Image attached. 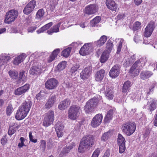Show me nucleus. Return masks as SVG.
Returning a JSON list of instances; mask_svg holds the SVG:
<instances>
[{
    "mask_svg": "<svg viewBox=\"0 0 157 157\" xmlns=\"http://www.w3.org/2000/svg\"><path fill=\"white\" fill-rule=\"evenodd\" d=\"M12 107L11 105H9L6 108V113L8 115H10L12 111Z\"/></svg>",
    "mask_w": 157,
    "mask_h": 157,
    "instance_id": "nucleus-53",
    "label": "nucleus"
},
{
    "mask_svg": "<svg viewBox=\"0 0 157 157\" xmlns=\"http://www.w3.org/2000/svg\"><path fill=\"white\" fill-rule=\"evenodd\" d=\"M63 125L60 122H58L55 125L56 131L57 130H63Z\"/></svg>",
    "mask_w": 157,
    "mask_h": 157,
    "instance_id": "nucleus-49",
    "label": "nucleus"
},
{
    "mask_svg": "<svg viewBox=\"0 0 157 157\" xmlns=\"http://www.w3.org/2000/svg\"><path fill=\"white\" fill-rule=\"evenodd\" d=\"M19 126L17 124H14L13 126L9 127L8 131V134L9 135H12L16 131V130L18 128Z\"/></svg>",
    "mask_w": 157,
    "mask_h": 157,
    "instance_id": "nucleus-31",
    "label": "nucleus"
},
{
    "mask_svg": "<svg viewBox=\"0 0 157 157\" xmlns=\"http://www.w3.org/2000/svg\"><path fill=\"white\" fill-rule=\"evenodd\" d=\"M66 85L67 88H71V89H72V88H74L73 85L71 83L68 82L66 83Z\"/></svg>",
    "mask_w": 157,
    "mask_h": 157,
    "instance_id": "nucleus-63",
    "label": "nucleus"
},
{
    "mask_svg": "<svg viewBox=\"0 0 157 157\" xmlns=\"http://www.w3.org/2000/svg\"><path fill=\"white\" fill-rule=\"evenodd\" d=\"M113 114V110L110 109L108 111L107 114L104 118V121L105 122L108 123L112 119Z\"/></svg>",
    "mask_w": 157,
    "mask_h": 157,
    "instance_id": "nucleus-34",
    "label": "nucleus"
},
{
    "mask_svg": "<svg viewBox=\"0 0 157 157\" xmlns=\"http://www.w3.org/2000/svg\"><path fill=\"white\" fill-rule=\"evenodd\" d=\"M56 98L55 94L51 95L47 101L44 105V107L47 109H49L56 102Z\"/></svg>",
    "mask_w": 157,
    "mask_h": 157,
    "instance_id": "nucleus-15",
    "label": "nucleus"
},
{
    "mask_svg": "<svg viewBox=\"0 0 157 157\" xmlns=\"http://www.w3.org/2000/svg\"><path fill=\"white\" fill-rule=\"evenodd\" d=\"M8 73L10 76L12 78L16 79L18 77V74L16 71L10 70Z\"/></svg>",
    "mask_w": 157,
    "mask_h": 157,
    "instance_id": "nucleus-39",
    "label": "nucleus"
},
{
    "mask_svg": "<svg viewBox=\"0 0 157 157\" xmlns=\"http://www.w3.org/2000/svg\"><path fill=\"white\" fill-rule=\"evenodd\" d=\"M44 12L43 10L41 9L38 10L36 14V18L38 19H41L43 18L44 15Z\"/></svg>",
    "mask_w": 157,
    "mask_h": 157,
    "instance_id": "nucleus-43",
    "label": "nucleus"
},
{
    "mask_svg": "<svg viewBox=\"0 0 157 157\" xmlns=\"http://www.w3.org/2000/svg\"><path fill=\"white\" fill-rule=\"evenodd\" d=\"M119 151L120 153H123L125 150V144H119Z\"/></svg>",
    "mask_w": 157,
    "mask_h": 157,
    "instance_id": "nucleus-51",
    "label": "nucleus"
},
{
    "mask_svg": "<svg viewBox=\"0 0 157 157\" xmlns=\"http://www.w3.org/2000/svg\"><path fill=\"white\" fill-rule=\"evenodd\" d=\"M107 37L105 35H103L101 36L99 39L95 42V44L98 46L100 47L105 43L107 40Z\"/></svg>",
    "mask_w": 157,
    "mask_h": 157,
    "instance_id": "nucleus-26",
    "label": "nucleus"
},
{
    "mask_svg": "<svg viewBox=\"0 0 157 157\" xmlns=\"http://www.w3.org/2000/svg\"><path fill=\"white\" fill-rule=\"evenodd\" d=\"M75 145V143H71L70 145L68 147H64L62 149L61 152L59 154L60 156H62L69 153L70 150Z\"/></svg>",
    "mask_w": 157,
    "mask_h": 157,
    "instance_id": "nucleus-19",
    "label": "nucleus"
},
{
    "mask_svg": "<svg viewBox=\"0 0 157 157\" xmlns=\"http://www.w3.org/2000/svg\"><path fill=\"white\" fill-rule=\"evenodd\" d=\"M94 143V138L92 135H87L83 137L81 139L78 147V151L83 152L85 150L89 149Z\"/></svg>",
    "mask_w": 157,
    "mask_h": 157,
    "instance_id": "nucleus-1",
    "label": "nucleus"
},
{
    "mask_svg": "<svg viewBox=\"0 0 157 157\" xmlns=\"http://www.w3.org/2000/svg\"><path fill=\"white\" fill-rule=\"evenodd\" d=\"M25 71H22L19 74V80H22L23 81H25L27 80V75H24Z\"/></svg>",
    "mask_w": 157,
    "mask_h": 157,
    "instance_id": "nucleus-46",
    "label": "nucleus"
},
{
    "mask_svg": "<svg viewBox=\"0 0 157 157\" xmlns=\"http://www.w3.org/2000/svg\"><path fill=\"white\" fill-rule=\"evenodd\" d=\"M18 15L17 11L11 10L7 12L5 16L4 22L5 23L9 24L13 22Z\"/></svg>",
    "mask_w": 157,
    "mask_h": 157,
    "instance_id": "nucleus-5",
    "label": "nucleus"
},
{
    "mask_svg": "<svg viewBox=\"0 0 157 157\" xmlns=\"http://www.w3.org/2000/svg\"><path fill=\"white\" fill-rule=\"evenodd\" d=\"M19 107V109L17 110L15 115V118L18 120H21L24 119L28 114Z\"/></svg>",
    "mask_w": 157,
    "mask_h": 157,
    "instance_id": "nucleus-17",
    "label": "nucleus"
},
{
    "mask_svg": "<svg viewBox=\"0 0 157 157\" xmlns=\"http://www.w3.org/2000/svg\"><path fill=\"white\" fill-rule=\"evenodd\" d=\"M6 135L4 136L1 140V144L2 145H4L7 143V140L6 138Z\"/></svg>",
    "mask_w": 157,
    "mask_h": 157,
    "instance_id": "nucleus-59",
    "label": "nucleus"
},
{
    "mask_svg": "<svg viewBox=\"0 0 157 157\" xmlns=\"http://www.w3.org/2000/svg\"><path fill=\"white\" fill-rule=\"evenodd\" d=\"M124 40L122 39H120L119 43L117 45V53L119 54L120 52L122 46V43L124 42Z\"/></svg>",
    "mask_w": 157,
    "mask_h": 157,
    "instance_id": "nucleus-48",
    "label": "nucleus"
},
{
    "mask_svg": "<svg viewBox=\"0 0 157 157\" xmlns=\"http://www.w3.org/2000/svg\"><path fill=\"white\" fill-rule=\"evenodd\" d=\"M106 96L109 99H112L113 97V91L111 89L106 90L105 91Z\"/></svg>",
    "mask_w": 157,
    "mask_h": 157,
    "instance_id": "nucleus-37",
    "label": "nucleus"
},
{
    "mask_svg": "<svg viewBox=\"0 0 157 157\" xmlns=\"http://www.w3.org/2000/svg\"><path fill=\"white\" fill-rule=\"evenodd\" d=\"M53 25L52 22H50L37 30L36 32L38 34H39L43 32L44 31L48 29Z\"/></svg>",
    "mask_w": 157,
    "mask_h": 157,
    "instance_id": "nucleus-28",
    "label": "nucleus"
},
{
    "mask_svg": "<svg viewBox=\"0 0 157 157\" xmlns=\"http://www.w3.org/2000/svg\"><path fill=\"white\" fill-rule=\"evenodd\" d=\"M140 62L141 63V66L143 65H144L145 63L147 62L146 58H141L140 59L137 60V62Z\"/></svg>",
    "mask_w": 157,
    "mask_h": 157,
    "instance_id": "nucleus-56",
    "label": "nucleus"
},
{
    "mask_svg": "<svg viewBox=\"0 0 157 157\" xmlns=\"http://www.w3.org/2000/svg\"><path fill=\"white\" fill-rule=\"evenodd\" d=\"M25 54L22 53L17 57L15 58L13 61V63L15 65H18L19 63L22 62L25 58Z\"/></svg>",
    "mask_w": 157,
    "mask_h": 157,
    "instance_id": "nucleus-27",
    "label": "nucleus"
},
{
    "mask_svg": "<svg viewBox=\"0 0 157 157\" xmlns=\"http://www.w3.org/2000/svg\"><path fill=\"white\" fill-rule=\"evenodd\" d=\"M105 3L109 9L113 11H116L117 5L113 0H106Z\"/></svg>",
    "mask_w": 157,
    "mask_h": 157,
    "instance_id": "nucleus-18",
    "label": "nucleus"
},
{
    "mask_svg": "<svg viewBox=\"0 0 157 157\" xmlns=\"http://www.w3.org/2000/svg\"><path fill=\"white\" fill-rule=\"evenodd\" d=\"M105 71L101 69L97 72L95 75V79L97 81H101L104 77L105 75Z\"/></svg>",
    "mask_w": 157,
    "mask_h": 157,
    "instance_id": "nucleus-21",
    "label": "nucleus"
},
{
    "mask_svg": "<svg viewBox=\"0 0 157 157\" xmlns=\"http://www.w3.org/2000/svg\"><path fill=\"white\" fill-rule=\"evenodd\" d=\"M42 71V70L37 66H33L29 70V72L30 74L32 75H40Z\"/></svg>",
    "mask_w": 157,
    "mask_h": 157,
    "instance_id": "nucleus-24",
    "label": "nucleus"
},
{
    "mask_svg": "<svg viewBox=\"0 0 157 157\" xmlns=\"http://www.w3.org/2000/svg\"><path fill=\"white\" fill-rule=\"evenodd\" d=\"M155 28V24L153 22H151L147 26L144 33V36L148 37L151 36Z\"/></svg>",
    "mask_w": 157,
    "mask_h": 157,
    "instance_id": "nucleus-10",
    "label": "nucleus"
},
{
    "mask_svg": "<svg viewBox=\"0 0 157 157\" xmlns=\"http://www.w3.org/2000/svg\"><path fill=\"white\" fill-rule=\"evenodd\" d=\"M136 127V124L134 122H128L123 124L122 129L124 133L127 136H130L135 132Z\"/></svg>",
    "mask_w": 157,
    "mask_h": 157,
    "instance_id": "nucleus-3",
    "label": "nucleus"
},
{
    "mask_svg": "<svg viewBox=\"0 0 157 157\" xmlns=\"http://www.w3.org/2000/svg\"><path fill=\"white\" fill-rule=\"evenodd\" d=\"M29 136L30 141L34 143H36L37 142V140L36 139L34 140L33 139V137L32 135V133L31 132H30L29 133Z\"/></svg>",
    "mask_w": 157,
    "mask_h": 157,
    "instance_id": "nucleus-60",
    "label": "nucleus"
},
{
    "mask_svg": "<svg viewBox=\"0 0 157 157\" xmlns=\"http://www.w3.org/2000/svg\"><path fill=\"white\" fill-rule=\"evenodd\" d=\"M32 105V102L31 101L27 100L25 101L21 105L19 108L28 113L29 112Z\"/></svg>",
    "mask_w": 157,
    "mask_h": 157,
    "instance_id": "nucleus-16",
    "label": "nucleus"
},
{
    "mask_svg": "<svg viewBox=\"0 0 157 157\" xmlns=\"http://www.w3.org/2000/svg\"><path fill=\"white\" fill-rule=\"evenodd\" d=\"M152 75V73L151 71H141L140 76L142 79L144 80L150 78Z\"/></svg>",
    "mask_w": 157,
    "mask_h": 157,
    "instance_id": "nucleus-23",
    "label": "nucleus"
},
{
    "mask_svg": "<svg viewBox=\"0 0 157 157\" xmlns=\"http://www.w3.org/2000/svg\"><path fill=\"white\" fill-rule=\"evenodd\" d=\"M54 112L53 111L50 110L46 114L44 117L43 121V125L45 126L50 125L53 122L54 120Z\"/></svg>",
    "mask_w": 157,
    "mask_h": 157,
    "instance_id": "nucleus-6",
    "label": "nucleus"
},
{
    "mask_svg": "<svg viewBox=\"0 0 157 157\" xmlns=\"http://www.w3.org/2000/svg\"><path fill=\"white\" fill-rule=\"evenodd\" d=\"M27 4L29 5L30 7L34 10L36 5V2L35 0L30 1Z\"/></svg>",
    "mask_w": 157,
    "mask_h": 157,
    "instance_id": "nucleus-54",
    "label": "nucleus"
},
{
    "mask_svg": "<svg viewBox=\"0 0 157 157\" xmlns=\"http://www.w3.org/2000/svg\"><path fill=\"white\" fill-rule=\"evenodd\" d=\"M46 142L44 140H42L41 141L40 147L43 151H44L46 148Z\"/></svg>",
    "mask_w": 157,
    "mask_h": 157,
    "instance_id": "nucleus-55",
    "label": "nucleus"
},
{
    "mask_svg": "<svg viewBox=\"0 0 157 157\" xmlns=\"http://www.w3.org/2000/svg\"><path fill=\"white\" fill-rule=\"evenodd\" d=\"M137 67L136 65L134 63L131 67L129 71L131 73L133 74L135 76H137L139 74V71L138 68H136Z\"/></svg>",
    "mask_w": 157,
    "mask_h": 157,
    "instance_id": "nucleus-33",
    "label": "nucleus"
},
{
    "mask_svg": "<svg viewBox=\"0 0 157 157\" xmlns=\"http://www.w3.org/2000/svg\"><path fill=\"white\" fill-rule=\"evenodd\" d=\"M33 10L32 7H30L29 5L27 4L24 8L23 12L24 14L28 15L30 14Z\"/></svg>",
    "mask_w": 157,
    "mask_h": 157,
    "instance_id": "nucleus-42",
    "label": "nucleus"
},
{
    "mask_svg": "<svg viewBox=\"0 0 157 157\" xmlns=\"http://www.w3.org/2000/svg\"><path fill=\"white\" fill-rule=\"evenodd\" d=\"M66 62L65 61H62L59 63L57 67L56 71L60 72L65 69L66 66Z\"/></svg>",
    "mask_w": 157,
    "mask_h": 157,
    "instance_id": "nucleus-36",
    "label": "nucleus"
},
{
    "mask_svg": "<svg viewBox=\"0 0 157 157\" xmlns=\"http://www.w3.org/2000/svg\"><path fill=\"white\" fill-rule=\"evenodd\" d=\"M109 52L104 51L102 53L101 57V63H105L106 61L109 57Z\"/></svg>",
    "mask_w": 157,
    "mask_h": 157,
    "instance_id": "nucleus-32",
    "label": "nucleus"
},
{
    "mask_svg": "<svg viewBox=\"0 0 157 157\" xmlns=\"http://www.w3.org/2000/svg\"><path fill=\"white\" fill-rule=\"evenodd\" d=\"M10 59V57L8 56L0 57V67L2 65L6 64Z\"/></svg>",
    "mask_w": 157,
    "mask_h": 157,
    "instance_id": "nucleus-35",
    "label": "nucleus"
},
{
    "mask_svg": "<svg viewBox=\"0 0 157 157\" xmlns=\"http://www.w3.org/2000/svg\"><path fill=\"white\" fill-rule=\"evenodd\" d=\"M99 99L94 97L89 100L84 107V110L86 113H91L94 109L97 107L100 102Z\"/></svg>",
    "mask_w": 157,
    "mask_h": 157,
    "instance_id": "nucleus-2",
    "label": "nucleus"
},
{
    "mask_svg": "<svg viewBox=\"0 0 157 157\" xmlns=\"http://www.w3.org/2000/svg\"><path fill=\"white\" fill-rule=\"evenodd\" d=\"M71 47H68L64 49L62 52V55L64 57H68L69 56L71 52Z\"/></svg>",
    "mask_w": 157,
    "mask_h": 157,
    "instance_id": "nucleus-40",
    "label": "nucleus"
},
{
    "mask_svg": "<svg viewBox=\"0 0 157 157\" xmlns=\"http://www.w3.org/2000/svg\"><path fill=\"white\" fill-rule=\"evenodd\" d=\"M111 135V131H109L106 132L102 136L101 140L103 141H105L109 138V137Z\"/></svg>",
    "mask_w": 157,
    "mask_h": 157,
    "instance_id": "nucleus-44",
    "label": "nucleus"
},
{
    "mask_svg": "<svg viewBox=\"0 0 157 157\" xmlns=\"http://www.w3.org/2000/svg\"><path fill=\"white\" fill-rule=\"evenodd\" d=\"M70 103L71 101L69 99H65L60 103L58 108L61 110H64L70 105Z\"/></svg>",
    "mask_w": 157,
    "mask_h": 157,
    "instance_id": "nucleus-20",
    "label": "nucleus"
},
{
    "mask_svg": "<svg viewBox=\"0 0 157 157\" xmlns=\"http://www.w3.org/2000/svg\"><path fill=\"white\" fill-rule=\"evenodd\" d=\"M92 70V67L91 66L86 67L80 73V78L83 80L87 79L91 75Z\"/></svg>",
    "mask_w": 157,
    "mask_h": 157,
    "instance_id": "nucleus-7",
    "label": "nucleus"
},
{
    "mask_svg": "<svg viewBox=\"0 0 157 157\" xmlns=\"http://www.w3.org/2000/svg\"><path fill=\"white\" fill-rule=\"evenodd\" d=\"M101 20L100 16H97L90 21L91 25L92 26H94L97 24Z\"/></svg>",
    "mask_w": 157,
    "mask_h": 157,
    "instance_id": "nucleus-38",
    "label": "nucleus"
},
{
    "mask_svg": "<svg viewBox=\"0 0 157 157\" xmlns=\"http://www.w3.org/2000/svg\"><path fill=\"white\" fill-rule=\"evenodd\" d=\"M58 81L55 78L48 79L45 83V88L48 90H53L56 88L58 84Z\"/></svg>",
    "mask_w": 157,
    "mask_h": 157,
    "instance_id": "nucleus-8",
    "label": "nucleus"
},
{
    "mask_svg": "<svg viewBox=\"0 0 157 157\" xmlns=\"http://www.w3.org/2000/svg\"><path fill=\"white\" fill-rule=\"evenodd\" d=\"M81 110V107L78 105H73L68 110V116L71 120H74L78 117Z\"/></svg>",
    "mask_w": 157,
    "mask_h": 157,
    "instance_id": "nucleus-4",
    "label": "nucleus"
},
{
    "mask_svg": "<svg viewBox=\"0 0 157 157\" xmlns=\"http://www.w3.org/2000/svg\"><path fill=\"white\" fill-rule=\"evenodd\" d=\"M58 137H62L63 135V130H57L56 131Z\"/></svg>",
    "mask_w": 157,
    "mask_h": 157,
    "instance_id": "nucleus-61",
    "label": "nucleus"
},
{
    "mask_svg": "<svg viewBox=\"0 0 157 157\" xmlns=\"http://www.w3.org/2000/svg\"><path fill=\"white\" fill-rule=\"evenodd\" d=\"M103 116L101 114L96 115L92 120L91 124L93 127L95 128L99 125L101 122Z\"/></svg>",
    "mask_w": 157,
    "mask_h": 157,
    "instance_id": "nucleus-9",
    "label": "nucleus"
},
{
    "mask_svg": "<svg viewBox=\"0 0 157 157\" xmlns=\"http://www.w3.org/2000/svg\"><path fill=\"white\" fill-rule=\"evenodd\" d=\"M60 24L61 23H59L57 25L53 26L49 30L47 31V33L49 35H52L54 33L59 32Z\"/></svg>",
    "mask_w": 157,
    "mask_h": 157,
    "instance_id": "nucleus-25",
    "label": "nucleus"
},
{
    "mask_svg": "<svg viewBox=\"0 0 157 157\" xmlns=\"http://www.w3.org/2000/svg\"><path fill=\"white\" fill-rule=\"evenodd\" d=\"M29 84H26L24 86L16 89L14 91V94L17 96L23 95L29 90Z\"/></svg>",
    "mask_w": 157,
    "mask_h": 157,
    "instance_id": "nucleus-12",
    "label": "nucleus"
},
{
    "mask_svg": "<svg viewBox=\"0 0 157 157\" xmlns=\"http://www.w3.org/2000/svg\"><path fill=\"white\" fill-rule=\"evenodd\" d=\"M156 108V106L155 102H153L150 104L149 106V109L150 110V112L151 113L152 111L155 110Z\"/></svg>",
    "mask_w": 157,
    "mask_h": 157,
    "instance_id": "nucleus-52",
    "label": "nucleus"
},
{
    "mask_svg": "<svg viewBox=\"0 0 157 157\" xmlns=\"http://www.w3.org/2000/svg\"><path fill=\"white\" fill-rule=\"evenodd\" d=\"M120 70V66L118 65H114L112 67L109 72V75L110 77L115 78L117 77L119 75Z\"/></svg>",
    "mask_w": 157,
    "mask_h": 157,
    "instance_id": "nucleus-14",
    "label": "nucleus"
},
{
    "mask_svg": "<svg viewBox=\"0 0 157 157\" xmlns=\"http://www.w3.org/2000/svg\"><path fill=\"white\" fill-rule=\"evenodd\" d=\"M48 146L51 148L54 145V141L52 140V139H49L48 140V142L47 143Z\"/></svg>",
    "mask_w": 157,
    "mask_h": 157,
    "instance_id": "nucleus-58",
    "label": "nucleus"
},
{
    "mask_svg": "<svg viewBox=\"0 0 157 157\" xmlns=\"http://www.w3.org/2000/svg\"><path fill=\"white\" fill-rule=\"evenodd\" d=\"M141 27V23L139 21L136 22L133 25L132 30L135 31L140 29Z\"/></svg>",
    "mask_w": 157,
    "mask_h": 157,
    "instance_id": "nucleus-47",
    "label": "nucleus"
},
{
    "mask_svg": "<svg viewBox=\"0 0 157 157\" xmlns=\"http://www.w3.org/2000/svg\"><path fill=\"white\" fill-rule=\"evenodd\" d=\"M106 45L105 51L110 52L112 50L113 46V42L110 39H109L107 41Z\"/></svg>",
    "mask_w": 157,
    "mask_h": 157,
    "instance_id": "nucleus-30",
    "label": "nucleus"
},
{
    "mask_svg": "<svg viewBox=\"0 0 157 157\" xmlns=\"http://www.w3.org/2000/svg\"><path fill=\"white\" fill-rule=\"evenodd\" d=\"M98 6L95 4H90L87 6L85 8L84 12L87 14H93L98 10Z\"/></svg>",
    "mask_w": 157,
    "mask_h": 157,
    "instance_id": "nucleus-11",
    "label": "nucleus"
},
{
    "mask_svg": "<svg viewBox=\"0 0 157 157\" xmlns=\"http://www.w3.org/2000/svg\"><path fill=\"white\" fill-rule=\"evenodd\" d=\"M131 82L129 81H127L124 82L122 88L123 93H126L129 91L131 86Z\"/></svg>",
    "mask_w": 157,
    "mask_h": 157,
    "instance_id": "nucleus-29",
    "label": "nucleus"
},
{
    "mask_svg": "<svg viewBox=\"0 0 157 157\" xmlns=\"http://www.w3.org/2000/svg\"><path fill=\"white\" fill-rule=\"evenodd\" d=\"M117 140L118 145L125 144V141L124 138L120 134L118 135Z\"/></svg>",
    "mask_w": 157,
    "mask_h": 157,
    "instance_id": "nucleus-41",
    "label": "nucleus"
},
{
    "mask_svg": "<svg viewBox=\"0 0 157 157\" xmlns=\"http://www.w3.org/2000/svg\"><path fill=\"white\" fill-rule=\"evenodd\" d=\"M36 28L37 27L36 26H32L28 29V32L32 33L36 30Z\"/></svg>",
    "mask_w": 157,
    "mask_h": 157,
    "instance_id": "nucleus-62",
    "label": "nucleus"
},
{
    "mask_svg": "<svg viewBox=\"0 0 157 157\" xmlns=\"http://www.w3.org/2000/svg\"><path fill=\"white\" fill-rule=\"evenodd\" d=\"M80 65L78 63H76L73 66L71 69V72L73 73L76 71L78 70H79L80 67Z\"/></svg>",
    "mask_w": 157,
    "mask_h": 157,
    "instance_id": "nucleus-45",
    "label": "nucleus"
},
{
    "mask_svg": "<svg viewBox=\"0 0 157 157\" xmlns=\"http://www.w3.org/2000/svg\"><path fill=\"white\" fill-rule=\"evenodd\" d=\"M92 44L87 43L85 44L81 48L79 51V53L82 56H85L89 54L90 52L91 49L92 48Z\"/></svg>",
    "mask_w": 157,
    "mask_h": 157,
    "instance_id": "nucleus-13",
    "label": "nucleus"
},
{
    "mask_svg": "<svg viewBox=\"0 0 157 157\" xmlns=\"http://www.w3.org/2000/svg\"><path fill=\"white\" fill-rule=\"evenodd\" d=\"M20 140L21 141V143H19L18 144V146L19 148H21L25 145V144H24L25 139L24 137H21L20 139Z\"/></svg>",
    "mask_w": 157,
    "mask_h": 157,
    "instance_id": "nucleus-57",
    "label": "nucleus"
},
{
    "mask_svg": "<svg viewBox=\"0 0 157 157\" xmlns=\"http://www.w3.org/2000/svg\"><path fill=\"white\" fill-rule=\"evenodd\" d=\"M110 155V151L109 150H107L102 157H109Z\"/></svg>",
    "mask_w": 157,
    "mask_h": 157,
    "instance_id": "nucleus-64",
    "label": "nucleus"
},
{
    "mask_svg": "<svg viewBox=\"0 0 157 157\" xmlns=\"http://www.w3.org/2000/svg\"><path fill=\"white\" fill-rule=\"evenodd\" d=\"M59 52L60 49L59 48L54 50L47 59L48 62L50 63L53 61L57 56Z\"/></svg>",
    "mask_w": 157,
    "mask_h": 157,
    "instance_id": "nucleus-22",
    "label": "nucleus"
},
{
    "mask_svg": "<svg viewBox=\"0 0 157 157\" xmlns=\"http://www.w3.org/2000/svg\"><path fill=\"white\" fill-rule=\"evenodd\" d=\"M100 149L97 148L93 152L91 157H98L100 153Z\"/></svg>",
    "mask_w": 157,
    "mask_h": 157,
    "instance_id": "nucleus-50",
    "label": "nucleus"
}]
</instances>
